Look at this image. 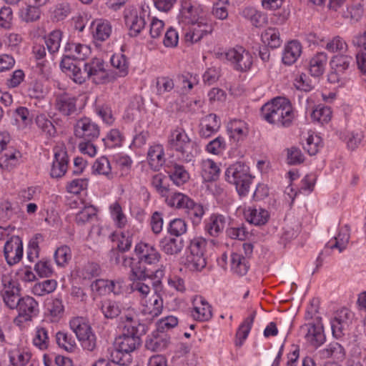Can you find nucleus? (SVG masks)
<instances>
[{"instance_id":"49","label":"nucleus","mask_w":366,"mask_h":366,"mask_svg":"<svg viewBox=\"0 0 366 366\" xmlns=\"http://www.w3.org/2000/svg\"><path fill=\"white\" fill-rule=\"evenodd\" d=\"M325 357H332L337 361H342L345 357V352L343 347L338 342H332L326 349L322 351Z\"/></svg>"},{"instance_id":"28","label":"nucleus","mask_w":366,"mask_h":366,"mask_svg":"<svg viewBox=\"0 0 366 366\" xmlns=\"http://www.w3.org/2000/svg\"><path fill=\"white\" fill-rule=\"evenodd\" d=\"M124 281L122 279L117 280H108L104 279H98L94 281L91 287L92 290L97 292H101L103 287L107 288L109 292H112L114 294H119L121 292L122 285Z\"/></svg>"},{"instance_id":"56","label":"nucleus","mask_w":366,"mask_h":366,"mask_svg":"<svg viewBox=\"0 0 366 366\" xmlns=\"http://www.w3.org/2000/svg\"><path fill=\"white\" fill-rule=\"evenodd\" d=\"M41 11L37 6L28 5L21 9L19 16L25 22H33L40 17Z\"/></svg>"},{"instance_id":"38","label":"nucleus","mask_w":366,"mask_h":366,"mask_svg":"<svg viewBox=\"0 0 366 366\" xmlns=\"http://www.w3.org/2000/svg\"><path fill=\"white\" fill-rule=\"evenodd\" d=\"M35 122L38 128L41 130V134L44 135L46 138H51L56 134V130L53 122L48 119L46 115H37Z\"/></svg>"},{"instance_id":"9","label":"nucleus","mask_w":366,"mask_h":366,"mask_svg":"<svg viewBox=\"0 0 366 366\" xmlns=\"http://www.w3.org/2000/svg\"><path fill=\"white\" fill-rule=\"evenodd\" d=\"M222 55H224L237 71H247L252 65L251 54L242 46L230 49Z\"/></svg>"},{"instance_id":"14","label":"nucleus","mask_w":366,"mask_h":366,"mask_svg":"<svg viewBox=\"0 0 366 366\" xmlns=\"http://www.w3.org/2000/svg\"><path fill=\"white\" fill-rule=\"evenodd\" d=\"M74 134L83 140H94L99 137V126L89 118H82L74 126Z\"/></svg>"},{"instance_id":"5","label":"nucleus","mask_w":366,"mask_h":366,"mask_svg":"<svg viewBox=\"0 0 366 366\" xmlns=\"http://www.w3.org/2000/svg\"><path fill=\"white\" fill-rule=\"evenodd\" d=\"M226 179L230 184L235 185L240 196L247 194L252 182V176L247 166L237 162L228 167L225 172Z\"/></svg>"},{"instance_id":"60","label":"nucleus","mask_w":366,"mask_h":366,"mask_svg":"<svg viewBox=\"0 0 366 366\" xmlns=\"http://www.w3.org/2000/svg\"><path fill=\"white\" fill-rule=\"evenodd\" d=\"M325 49L332 53L346 51L348 49L347 42L340 36H335L329 40Z\"/></svg>"},{"instance_id":"33","label":"nucleus","mask_w":366,"mask_h":366,"mask_svg":"<svg viewBox=\"0 0 366 366\" xmlns=\"http://www.w3.org/2000/svg\"><path fill=\"white\" fill-rule=\"evenodd\" d=\"M159 247L167 254L175 255L182 251L184 245L181 239L165 237L160 241Z\"/></svg>"},{"instance_id":"22","label":"nucleus","mask_w":366,"mask_h":366,"mask_svg":"<svg viewBox=\"0 0 366 366\" xmlns=\"http://www.w3.org/2000/svg\"><path fill=\"white\" fill-rule=\"evenodd\" d=\"M192 317L198 321H207L212 316V310L208 302L202 297H197L193 301Z\"/></svg>"},{"instance_id":"34","label":"nucleus","mask_w":366,"mask_h":366,"mask_svg":"<svg viewBox=\"0 0 366 366\" xmlns=\"http://www.w3.org/2000/svg\"><path fill=\"white\" fill-rule=\"evenodd\" d=\"M231 269L239 276L245 275L249 269L247 259L242 254L232 252L229 257Z\"/></svg>"},{"instance_id":"24","label":"nucleus","mask_w":366,"mask_h":366,"mask_svg":"<svg viewBox=\"0 0 366 366\" xmlns=\"http://www.w3.org/2000/svg\"><path fill=\"white\" fill-rule=\"evenodd\" d=\"M199 129L201 137L208 138L217 132L220 127V122L214 114H209L202 119Z\"/></svg>"},{"instance_id":"18","label":"nucleus","mask_w":366,"mask_h":366,"mask_svg":"<svg viewBox=\"0 0 366 366\" xmlns=\"http://www.w3.org/2000/svg\"><path fill=\"white\" fill-rule=\"evenodd\" d=\"M68 165L67 152L63 147H56L54 148V161L51 169V177L53 178H60L63 177Z\"/></svg>"},{"instance_id":"32","label":"nucleus","mask_w":366,"mask_h":366,"mask_svg":"<svg viewBox=\"0 0 366 366\" xmlns=\"http://www.w3.org/2000/svg\"><path fill=\"white\" fill-rule=\"evenodd\" d=\"M327 61V56L325 52L316 54L310 61L309 71L312 76H320L324 71Z\"/></svg>"},{"instance_id":"20","label":"nucleus","mask_w":366,"mask_h":366,"mask_svg":"<svg viewBox=\"0 0 366 366\" xmlns=\"http://www.w3.org/2000/svg\"><path fill=\"white\" fill-rule=\"evenodd\" d=\"M351 312L347 308L337 311L331 321V328L335 337L339 338L343 335V331L348 326Z\"/></svg>"},{"instance_id":"23","label":"nucleus","mask_w":366,"mask_h":366,"mask_svg":"<svg viewBox=\"0 0 366 366\" xmlns=\"http://www.w3.org/2000/svg\"><path fill=\"white\" fill-rule=\"evenodd\" d=\"M76 102L75 97L63 94L56 97L55 107L63 115L69 116L76 111Z\"/></svg>"},{"instance_id":"21","label":"nucleus","mask_w":366,"mask_h":366,"mask_svg":"<svg viewBox=\"0 0 366 366\" xmlns=\"http://www.w3.org/2000/svg\"><path fill=\"white\" fill-rule=\"evenodd\" d=\"M155 282L152 279L144 280H132L131 288L133 292H137L141 296L142 300L151 296L154 290L157 291V287L161 284L160 280L156 279Z\"/></svg>"},{"instance_id":"48","label":"nucleus","mask_w":366,"mask_h":366,"mask_svg":"<svg viewBox=\"0 0 366 366\" xmlns=\"http://www.w3.org/2000/svg\"><path fill=\"white\" fill-rule=\"evenodd\" d=\"M61 38L62 32L60 30H54L45 37V44L51 54H54L59 51Z\"/></svg>"},{"instance_id":"16","label":"nucleus","mask_w":366,"mask_h":366,"mask_svg":"<svg viewBox=\"0 0 366 366\" xmlns=\"http://www.w3.org/2000/svg\"><path fill=\"white\" fill-rule=\"evenodd\" d=\"M135 254L138 259L144 262L149 267H156L160 259V254L153 245L140 242L135 247Z\"/></svg>"},{"instance_id":"17","label":"nucleus","mask_w":366,"mask_h":366,"mask_svg":"<svg viewBox=\"0 0 366 366\" xmlns=\"http://www.w3.org/2000/svg\"><path fill=\"white\" fill-rule=\"evenodd\" d=\"M142 301V313L148 315V319L152 320L159 316L163 309V300L157 290H154L148 298Z\"/></svg>"},{"instance_id":"59","label":"nucleus","mask_w":366,"mask_h":366,"mask_svg":"<svg viewBox=\"0 0 366 366\" xmlns=\"http://www.w3.org/2000/svg\"><path fill=\"white\" fill-rule=\"evenodd\" d=\"M109 360L112 362L120 365H127L132 362V359L131 355L123 352L114 345L110 351Z\"/></svg>"},{"instance_id":"4","label":"nucleus","mask_w":366,"mask_h":366,"mask_svg":"<svg viewBox=\"0 0 366 366\" xmlns=\"http://www.w3.org/2000/svg\"><path fill=\"white\" fill-rule=\"evenodd\" d=\"M166 202L170 207L182 209L194 224H199L204 214V209L201 204L194 202L182 193L173 194L166 199Z\"/></svg>"},{"instance_id":"25","label":"nucleus","mask_w":366,"mask_h":366,"mask_svg":"<svg viewBox=\"0 0 366 366\" xmlns=\"http://www.w3.org/2000/svg\"><path fill=\"white\" fill-rule=\"evenodd\" d=\"M210 26L204 23L202 20H197L195 22H192V26L189 27V31L185 34L187 41L194 43L199 41L204 35L209 33Z\"/></svg>"},{"instance_id":"30","label":"nucleus","mask_w":366,"mask_h":366,"mask_svg":"<svg viewBox=\"0 0 366 366\" xmlns=\"http://www.w3.org/2000/svg\"><path fill=\"white\" fill-rule=\"evenodd\" d=\"M244 217L248 222L254 225L264 224L269 218V213L262 208L248 207L244 211Z\"/></svg>"},{"instance_id":"10","label":"nucleus","mask_w":366,"mask_h":366,"mask_svg":"<svg viewBox=\"0 0 366 366\" xmlns=\"http://www.w3.org/2000/svg\"><path fill=\"white\" fill-rule=\"evenodd\" d=\"M300 332L306 340L315 347L320 346L325 341L323 325L319 317L315 321L303 325L300 327Z\"/></svg>"},{"instance_id":"64","label":"nucleus","mask_w":366,"mask_h":366,"mask_svg":"<svg viewBox=\"0 0 366 366\" xmlns=\"http://www.w3.org/2000/svg\"><path fill=\"white\" fill-rule=\"evenodd\" d=\"M166 180V177H164L162 174H155L154 176H153L152 179V186L163 197L167 196L169 190L167 185L165 184Z\"/></svg>"},{"instance_id":"63","label":"nucleus","mask_w":366,"mask_h":366,"mask_svg":"<svg viewBox=\"0 0 366 366\" xmlns=\"http://www.w3.org/2000/svg\"><path fill=\"white\" fill-rule=\"evenodd\" d=\"M30 358V354L19 350L12 351L9 355L10 362L13 366H25Z\"/></svg>"},{"instance_id":"54","label":"nucleus","mask_w":366,"mask_h":366,"mask_svg":"<svg viewBox=\"0 0 366 366\" xmlns=\"http://www.w3.org/2000/svg\"><path fill=\"white\" fill-rule=\"evenodd\" d=\"M112 33V26L108 21H99L97 23L93 31V36L95 39L103 41L107 39Z\"/></svg>"},{"instance_id":"19","label":"nucleus","mask_w":366,"mask_h":366,"mask_svg":"<svg viewBox=\"0 0 366 366\" xmlns=\"http://www.w3.org/2000/svg\"><path fill=\"white\" fill-rule=\"evenodd\" d=\"M351 43L355 47L360 48L355 55L356 64L360 71L366 74V31L355 35Z\"/></svg>"},{"instance_id":"52","label":"nucleus","mask_w":366,"mask_h":366,"mask_svg":"<svg viewBox=\"0 0 366 366\" xmlns=\"http://www.w3.org/2000/svg\"><path fill=\"white\" fill-rule=\"evenodd\" d=\"M242 15L248 19L253 26L256 27L262 26L266 24V16L253 8H246L242 11Z\"/></svg>"},{"instance_id":"35","label":"nucleus","mask_w":366,"mask_h":366,"mask_svg":"<svg viewBox=\"0 0 366 366\" xmlns=\"http://www.w3.org/2000/svg\"><path fill=\"white\" fill-rule=\"evenodd\" d=\"M228 130L230 137L237 142L243 140L247 136L249 132L247 124L237 119H234L229 123Z\"/></svg>"},{"instance_id":"36","label":"nucleus","mask_w":366,"mask_h":366,"mask_svg":"<svg viewBox=\"0 0 366 366\" xmlns=\"http://www.w3.org/2000/svg\"><path fill=\"white\" fill-rule=\"evenodd\" d=\"M21 154L19 151L11 148L6 149L5 153L0 157V167L10 171L18 163Z\"/></svg>"},{"instance_id":"58","label":"nucleus","mask_w":366,"mask_h":366,"mask_svg":"<svg viewBox=\"0 0 366 366\" xmlns=\"http://www.w3.org/2000/svg\"><path fill=\"white\" fill-rule=\"evenodd\" d=\"M101 274V268L97 263L89 262L79 272V275L84 280H92Z\"/></svg>"},{"instance_id":"62","label":"nucleus","mask_w":366,"mask_h":366,"mask_svg":"<svg viewBox=\"0 0 366 366\" xmlns=\"http://www.w3.org/2000/svg\"><path fill=\"white\" fill-rule=\"evenodd\" d=\"M34 345L41 350H45L49 346V337L47 331L44 327L36 329V335L33 339Z\"/></svg>"},{"instance_id":"50","label":"nucleus","mask_w":366,"mask_h":366,"mask_svg":"<svg viewBox=\"0 0 366 366\" xmlns=\"http://www.w3.org/2000/svg\"><path fill=\"white\" fill-rule=\"evenodd\" d=\"M93 169L98 174L106 176L109 179L114 178L110 162L105 157L97 159L93 165Z\"/></svg>"},{"instance_id":"15","label":"nucleus","mask_w":366,"mask_h":366,"mask_svg":"<svg viewBox=\"0 0 366 366\" xmlns=\"http://www.w3.org/2000/svg\"><path fill=\"white\" fill-rule=\"evenodd\" d=\"M104 63L100 59H93L89 63L85 64L87 69L88 79L97 84H104L109 81V76L104 69Z\"/></svg>"},{"instance_id":"7","label":"nucleus","mask_w":366,"mask_h":366,"mask_svg":"<svg viewBox=\"0 0 366 366\" xmlns=\"http://www.w3.org/2000/svg\"><path fill=\"white\" fill-rule=\"evenodd\" d=\"M69 325L81 342L82 347L89 351H93L97 346L96 337L86 320L82 317H76L70 321Z\"/></svg>"},{"instance_id":"43","label":"nucleus","mask_w":366,"mask_h":366,"mask_svg":"<svg viewBox=\"0 0 366 366\" xmlns=\"http://www.w3.org/2000/svg\"><path fill=\"white\" fill-rule=\"evenodd\" d=\"M353 61V57L347 54H338L332 57L331 66L333 70L345 74Z\"/></svg>"},{"instance_id":"47","label":"nucleus","mask_w":366,"mask_h":366,"mask_svg":"<svg viewBox=\"0 0 366 366\" xmlns=\"http://www.w3.org/2000/svg\"><path fill=\"white\" fill-rule=\"evenodd\" d=\"M64 50L76 60L81 61L84 59L88 53L87 46L78 43H67Z\"/></svg>"},{"instance_id":"1","label":"nucleus","mask_w":366,"mask_h":366,"mask_svg":"<svg viewBox=\"0 0 366 366\" xmlns=\"http://www.w3.org/2000/svg\"><path fill=\"white\" fill-rule=\"evenodd\" d=\"M262 118L269 124L290 127L295 118L290 102L282 97L273 99L261 108Z\"/></svg>"},{"instance_id":"53","label":"nucleus","mask_w":366,"mask_h":366,"mask_svg":"<svg viewBox=\"0 0 366 366\" xmlns=\"http://www.w3.org/2000/svg\"><path fill=\"white\" fill-rule=\"evenodd\" d=\"M56 287V282L54 280H47L41 282L36 283L32 292L37 296H44L54 291Z\"/></svg>"},{"instance_id":"6","label":"nucleus","mask_w":366,"mask_h":366,"mask_svg":"<svg viewBox=\"0 0 366 366\" xmlns=\"http://www.w3.org/2000/svg\"><path fill=\"white\" fill-rule=\"evenodd\" d=\"M207 241L202 237L194 238L190 242L189 252L187 254L184 264L190 271L198 272L207 264L204 252Z\"/></svg>"},{"instance_id":"41","label":"nucleus","mask_w":366,"mask_h":366,"mask_svg":"<svg viewBox=\"0 0 366 366\" xmlns=\"http://www.w3.org/2000/svg\"><path fill=\"white\" fill-rule=\"evenodd\" d=\"M342 16L351 23L357 22L363 14V8L360 4H352L342 9Z\"/></svg>"},{"instance_id":"27","label":"nucleus","mask_w":366,"mask_h":366,"mask_svg":"<svg viewBox=\"0 0 366 366\" xmlns=\"http://www.w3.org/2000/svg\"><path fill=\"white\" fill-rule=\"evenodd\" d=\"M302 53V46L296 40L290 41L285 47L282 62L287 65L295 63Z\"/></svg>"},{"instance_id":"26","label":"nucleus","mask_w":366,"mask_h":366,"mask_svg":"<svg viewBox=\"0 0 366 366\" xmlns=\"http://www.w3.org/2000/svg\"><path fill=\"white\" fill-rule=\"evenodd\" d=\"M147 161L152 169L159 170L165 162L163 147L160 144L151 146L147 153Z\"/></svg>"},{"instance_id":"39","label":"nucleus","mask_w":366,"mask_h":366,"mask_svg":"<svg viewBox=\"0 0 366 366\" xmlns=\"http://www.w3.org/2000/svg\"><path fill=\"white\" fill-rule=\"evenodd\" d=\"M168 173L170 179L177 186L183 184L189 179V173L184 167L177 164L172 166Z\"/></svg>"},{"instance_id":"44","label":"nucleus","mask_w":366,"mask_h":366,"mask_svg":"<svg viewBox=\"0 0 366 366\" xmlns=\"http://www.w3.org/2000/svg\"><path fill=\"white\" fill-rule=\"evenodd\" d=\"M56 342L59 347L66 352H71L76 347V344L72 335L64 332H58L56 334Z\"/></svg>"},{"instance_id":"61","label":"nucleus","mask_w":366,"mask_h":366,"mask_svg":"<svg viewBox=\"0 0 366 366\" xmlns=\"http://www.w3.org/2000/svg\"><path fill=\"white\" fill-rule=\"evenodd\" d=\"M187 231V224L182 219L177 218L169 223L168 232L172 235L179 237Z\"/></svg>"},{"instance_id":"46","label":"nucleus","mask_w":366,"mask_h":366,"mask_svg":"<svg viewBox=\"0 0 366 366\" xmlns=\"http://www.w3.org/2000/svg\"><path fill=\"white\" fill-rule=\"evenodd\" d=\"M96 216V208L92 205H86L76 214L75 221L77 224L83 225L90 222Z\"/></svg>"},{"instance_id":"31","label":"nucleus","mask_w":366,"mask_h":366,"mask_svg":"<svg viewBox=\"0 0 366 366\" xmlns=\"http://www.w3.org/2000/svg\"><path fill=\"white\" fill-rule=\"evenodd\" d=\"M126 24L129 29V34L132 36H137L144 28L146 21L142 16H138L135 12H129L125 15Z\"/></svg>"},{"instance_id":"29","label":"nucleus","mask_w":366,"mask_h":366,"mask_svg":"<svg viewBox=\"0 0 366 366\" xmlns=\"http://www.w3.org/2000/svg\"><path fill=\"white\" fill-rule=\"evenodd\" d=\"M169 344V338L163 332H154L152 336L147 337L145 347L152 352H158L164 350Z\"/></svg>"},{"instance_id":"45","label":"nucleus","mask_w":366,"mask_h":366,"mask_svg":"<svg viewBox=\"0 0 366 366\" xmlns=\"http://www.w3.org/2000/svg\"><path fill=\"white\" fill-rule=\"evenodd\" d=\"M263 42L272 49H276L280 46L282 40L280 32L276 28H268L262 34Z\"/></svg>"},{"instance_id":"2","label":"nucleus","mask_w":366,"mask_h":366,"mask_svg":"<svg viewBox=\"0 0 366 366\" xmlns=\"http://www.w3.org/2000/svg\"><path fill=\"white\" fill-rule=\"evenodd\" d=\"M123 318L126 320L127 323L122 334L115 339L114 345L123 352L131 355V352L141 345L140 337L146 332V326L134 321V317L131 315L122 317V319Z\"/></svg>"},{"instance_id":"40","label":"nucleus","mask_w":366,"mask_h":366,"mask_svg":"<svg viewBox=\"0 0 366 366\" xmlns=\"http://www.w3.org/2000/svg\"><path fill=\"white\" fill-rule=\"evenodd\" d=\"M254 316L255 312H253L249 317L246 318L244 320V322L241 324V325L239 327V329L236 334V346H242L244 341L247 339L251 330Z\"/></svg>"},{"instance_id":"13","label":"nucleus","mask_w":366,"mask_h":366,"mask_svg":"<svg viewBox=\"0 0 366 366\" xmlns=\"http://www.w3.org/2000/svg\"><path fill=\"white\" fill-rule=\"evenodd\" d=\"M4 255L6 263L10 266L20 262L23 256V243L19 236H11L6 241Z\"/></svg>"},{"instance_id":"57","label":"nucleus","mask_w":366,"mask_h":366,"mask_svg":"<svg viewBox=\"0 0 366 366\" xmlns=\"http://www.w3.org/2000/svg\"><path fill=\"white\" fill-rule=\"evenodd\" d=\"M332 117V111L330 107L317 106L312 112L311 118L321 124L327 123Z\"/></svg>"},{"instance_id":"55","label":"nucleus","mask_w":366,"mask_h":366,"mask_svg":"<svg viewBox=\"0 0 366 366\" xmlns=\"http://www.w3.org/2000/svg\"><path fill=\"white\" fill-rule=\"evenodd\" d=\"M112 65L118 69V75L126 76L129 71V62L124 54L113 55L111 58Z\"/></svg>"},{"instance_id":"12","label":"nucleus","mask_w":366,"mask_h":366,"mask_svg":"<svg viewBox=\"0 0 366 366\" xmlns=\"http://www.w3.org/2000/svg\"><path fill=\"white\" fill-rule=\"evenodd\" d=\"M38 302L30 296L22 297L18 303V316L14 319V323L20 325L24 322L31 321L39 312Z\"/></svg>"},{"instance_id":"37","label":"nucleus","mask_w":366,"mask_h":366,"mask_svg":"<svg viewBox=\"0 0 366 366\" xmlns=\"http://www.w3.org/2000/svg\"><path fill=\"white\" fill-rule=\"evenodd\" d=\"M225 227V219L222 215L213 214L209 218V222L207 224L205 229L207 232L212 237L219 236Z\"/></svg>"},{"instance_id":"51","label":"nucleus","mask_w":366,"mask_h":366,"mask_svg":"<svg viewBox=\"0 0 366 366\" xmlns=\"http://www.w3.org/2000/svg\"><path fill=\"white\" fill-rule=\"evenodd\" d=\"M100 309L106 318H114L121 313L119 304L114 301L106 300L101 302Z\"/></svg>"},{"instance_id":"11","label":"nucleus","mask_w":366,"mask_h":366,"mask_svg":"<svg viewBox=\"0 0 366 366\" xmlns=\"http://www.w3.org/2000/svg\"><path fill=\"white\" fill-rule=\"evenodd\" d=\"M162 266L156 269L154 267H149L147 264L139 259L134 262L131 270V280H144L147 279L161 280L164 277Z\"/></svg>"},{"instance_id":"42","label":"nucleus","mask_w":366,"mask_h":366,"mask_svg":"<svg viewBox=\"0 0 366 366\" xmlns=\"http://www.w3.org/2000/svg\"><path fill=\"white\" fill-rule=\"evenodd\" d=\"M219 168L211 159H207L202 163L201 175L205 182L214 181L218 176Z\"/></svg>"},{"instance_id":"3","label":"nucleus","mask_w":366,"mask_h":366,"mask_svg":"<svg viewBox=\"0 0 366 366\" xmlns=\"http://www.w3.org/2000/svg\"><path fill=\"white\" fill-rule=\"evenodd\" d=\"M168 147L180 154L187 162H190L198 154V147L183 129H176L168 137Z\"/></svg>"},{"instance_id":"8","label":"nucleus","mask_w":366,"mask_h":366,"mask_svg":"<svg viewBox=\"0 0 366 366\" xmlns=\"http://www.w3.org/2000/svg\"><path fill=\"white\" fill-rule=\"evenodd\" d=\"M1 284L0 295L4 305L9 310H15L22 297L19 284L9 276L2 277Z\"/></svg>"}]
</instances>
